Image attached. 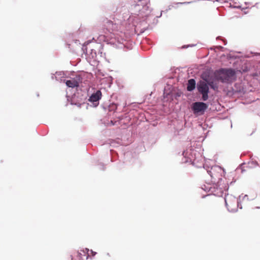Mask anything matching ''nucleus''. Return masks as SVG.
I'll return each instance as SVG.
<instances>
[{
    "instance_id": "nucleus-1",
    "label": "nucleus",
    "mask_w": 260,
    "mask_h": 260,
    "mask_svg": "<svg viewBox=\"0 0 260 260\" xmlns=\"http://www.w3.org/2000/svg\"><path fill=\"white\" fill-rule=\"evenodd\" d=\"M240 52H229V63L232 64L233 69L229 68V83L231 79H235L238 74L246 73L249 70L248 63L240 55Z\"/></svg>"
},
{
    "instance_id": "nucleus-2",
    "label": "nucleus",
    "mask_w": 260,
    "mask_h": 260,
    "mask_svg": "<svg viewBox=\"0 0 260 260\" xmlns=\"http://www.w3.org/2000/svg\"><path fill=\"white\" fill-rule=\"evenodd\" d=\"M197 88L200 93L202 94V99L205 101L208 99L209 86L206 82L201 81L198 83Z\"/></svg>"
},
{
    "instance_id": "nucleus-3",
    "label": "nucleus",
    "mask_w": 260,
    "mask_h": 260,
    "mask_svg": "<svg viewBox=\"0 0 260 260\" xmlns=\"http://www.w3.org/2000/svg\"><path fill=\"white\" fill-rule=\"evenodd\" d=\"M208 173L212 178V181L214 182H218L221 179L222 170L220 167L215 166L212 167Z\"/></svg>"
},
{
    "instance_id": "nucleus-4",
    "label": "nucleus",
    "mask_w": 260,
    "mask_h": 260,
    "mask_svg": "<svg viewBox=\"0 0 260 260\" xmlns=\"http://www.w3.org/2000/svg\"><path fill=\"white\" fill-rule=\"evenodd\" d=\"M215 79L221 82H226L228 80V70L221 69L214 73Z\"/></svg>"
},
{
    "instance_id": "nucleus-5",
    "label": "nucleus",
    "mask_w": 260,
    "mask_h": 260,
    "mask_svg": "<svg viewBox=\"0 0 260 260\" xmlns=\"http://www.w3.org/2000/svg\"><path fill=\"white\" fill-rule=\"evenodd\" d=\"M148 0H140L135 7L138 10L140 14L143 15L148 11Z\"/></svg>"
},
{
    "instance_id": "nucleus-6",
    "label": "nucleus",
    "mask_w": 260,
    "mask_h": 260,
    "mask_svg": "<svg viewBox=\"0 0 260 260\" xmlns=\"http://www.w3.org/2000/svg\"><path fill=\"white\" fill-rule=\"evenodd\" d=\"M82 82V78L80 76H77L74 78H71L70 80L65 81L66 85L70 88L78 87L80 83Z\"/></svg>"
},
{
    "instance_id": "nucleus-7",
    "label": "nucleus",
    "mask_w": 260,
    "mask_h": 260,
    "mask_svg": "<svg viewBox=\"0 0 260 260\" xmlns=\"http://www.w3.org/2000/svg\"><path fill=\"white\" fill-rule=\"evenodd\" d=\"M245 164H241L233 172H231L230 177H233V181L231 182L230 184H232L234 182H235L237 179L239 178L240 175L245 171L243 168V165Z\"/></svg>"
},
{
    "instance_id": "nucleus-8",
    "label": "nucleus",
    "mask_w": 260,
    "mask_h": 260,
    "mask_svg": "<svg viewBox=\"0 0 260 260\" xmlns=\"http://www.w3.org/2000/svg\"><path fill=\"white\" fill-rule=\"evenodd\" d=\"M206 104L203 102H196L193 104L192 110L194 113H201L203 114L207 109Z\"/></svg>"
},
{
    "instance_id": "nucleus-9",
    "label": "nucleus",
    "mask_w": 260,
    "mask_h": 260,
    "mask_svg": "<svg viewBox=\"0 0 260 260\" xmlns=\"http://www.w3.org/2000/svg\"><path fill=\"white\" fill-rule=\"evenodd\" d=\"M102 97V92L100 90H98L95 93L91 94L89 100L91 102H95L99 101Z\"/></svg>"
},
{
    "instance_id": "nucleus-10",
    "label": "nucleus",
    "mask_w": 260,
    "mask_h": 260,
    "mask_svg": "<svg viewBox=\"0 0 260 260\" xmlns=\"http://www.w3.org/2000/svg\"><path fill=\"white\" fill-rule=\"evenodd\" d=\"M229 7L241 9V5L239 2V0H229Z\"/></svg>"
},
{
    "instance_id": "nucleus-11",
    "label": "nucleus",
    "mask_w": 260,
    "mask_h": 260,
    "mask_svg": "<svg viewBox=\"0 0 260 260\" xmlns=\"http://www.w3.org/2000/svg\"><path fill=\"white\" fill-rule=\"evenodd\" d=\"M196 87V81L194 79H191L188 81L187 90L189 91H192Z\"/></svg>"
},
{
    "instance_id": "nucleus-12",
    "label": "nucleus",
    "mask_w": 260,
    "mask_h": 260,
    "mask_svg": "<svg viewBox=\"0 0 260 260\" xmlns=\"http://www.w3.org/2000/svg\"><path fill=\"white\" fill-rule=\"evenodd\" d=\"M206 82L207 83V84L209 85L213 89L215 90L217 88V86L214 83V82L207 80Z\"/></svg>"
},
{
    "instance_id": "nucleus-13",
    "label": "nucleus",
    "mask_w": 260,
    "mask_h": 260,
    "mask_svg": "<svg viewBox=\"0 0 260 260\" xmlns=\"http://www.w3.org/2000/svg\"><path fill=\"white\" fill-rule=\"evenodd\" d=\"M107 23H108V25L107 26H109L110 25H112V29L113 30H115L116 29L117 25H116V24H114L112 21H111L110 20H108L107 21Z\"/></svg>"
},
{
    "instance_id": "nucleus-14",
    "label": "nucleus",
    "mask_w": 260,
    "mask_h": 260,
    "mask_svg": "<svg viewBox=\"0 0 260 260\" xmlns=\"http://www.w3.org/2000/svg\"><path fill=\"white\" fill-rule=\"evenodd\" d=\"M86 250H87V249H86L85 250H80V251H78L77 252V254H78V255L79 257V259L81 258V256L82 255H85L86 253Z\"/></svg>"
},
{
    "instance_id": "nucleus-15",
    "label": "nucleus",
    "mask_w": 260,
    "mask_h": 260,
    "mask_svg": "<svg viewBox=\"0 0 260 260\" xmlns=\"http://www.w3.org/2000/svg\"><path fill=\"white\" fill-rule=\"evenodd\" d=\"M237 206H238V207L240 208V209H242V207H241V205H240V204L238 202V200L237 201Z\"/></svg>"
},
{
    "instance_id": "nucleus-16",
    "label": "nucleus",
    "mask_w": 260,
    "mask_h": 260,
    "mask_svg": "<svg viewBox=\"0 0 260 260\" xmlns=\"http://www.w3.org/2000/svg\"><path fill=\"white\" fill-rule=\"evenodd\" d=\"M252 162L254 166H258V163L256 161H252Z\"/></svg>"
},
{
    "instance_id": "nucleus-17",
    "label": "nucleus",
    "mask_w": 260,
    "mask_h": 260,
    "mask_svg": "<svg viewBox=\"0 0 260 260\" xmlns=\"http://www.w3.org/2000/svg\"><path fill=\"white\" fill-rule=\"evenodd\" d=\"M247 195H245L244 197H243V199L245 198H247Z\"/></svg>"
},
{
    "instance_id": "nucleus-18",
    "label": "nucleus",
    "mask_w": 260,
    "mask_h": 260,
    "mask_svg": "<svg viewBox=\"0 0 260 260\" xmlns=\"http://www.w3.org/2000/svg\"><path fill=\"white\" fill-rule=\"evenodd\" d=\"M224 201H225V205H226V204H227V203H226V199H225V198H224Z\"/></svg>"
},
{
    "instance_id": "nucleus-19",
    "label": "nucleus",
    "mask_w": 260,
    "mask_h": 260,
    "mask_svg": "<svg viewBox=\"0 0 260 260\" xmlns=\"http://www.w3.org/2000/svg\"><path fill=\"white\" fill-rule=\"evenodd\" d=\"M228 93H229V95H230V90H229Z\"/></svg>"
},
{
    "instance_id": "nucleus-20",
    "label": "nucleus",
    "mask_w": 260,
    "mask_h": 260,
    "mask_svg": "<svg viewBox=\"0 0 260 260\" xmlns=\"http://www.w3.org/2000/svg\"><path fill=\"white\" fill-rule=\"evenodd\" d=\"M71 259H72V260H73V257H72V258H71Z\"/></svg>"
},
{
    "instance_id": "nucleus-21",
    "label": "nucleus",
    "mask_w": 260,
    "mask_h": 260,
    "mask_svg": "<svg viewBox=\"0 0 260 260\" xmlns=\"http://www.w3.org/2000/svg\"><path fill=\"white\" fill-rule=\"evenodd\" d=\"M258 208H260V207H258Z\"/></svg>"
}]
</instances>
